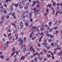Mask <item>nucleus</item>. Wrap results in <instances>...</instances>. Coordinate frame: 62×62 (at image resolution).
<instances>
[{"label":"nucleus","mask_w":62,"mask_h":62,"mask_svg":"<svg viewBox=\"0 0 62 62\" xmlns=\"http://www.w3.org/2000/svg\"><path fill=\"white\" fill-rule=\"evenodd\" d=\"M46 42H47V40L46 39H45L44 41V43H43L42 44V45H44L45 44L44 47H46V46H47V45H48V44L47 43H46Z\"/></svg>","instance_id":"obj_3"},{"label":"nucleus","mask_w":62,"mask_h":62,"mask_svg":"<svg viewBox=\"0 0 62 62\" xmlns=\"http://www.w3.org/2000/svg\"><path fill=\"white\" fill-rule=\"evenodd\" d=\"M19 25L20 26V27L21 28H23V23L22 22H21L19 24Z\"/></svg>","instance_id":"obj_5"},{"label":"nucleus","mask_w":62,"mask_h":62,"mask_svg":"<svg viewBox=\"0 0 62 62\" xmlns=\"http://www.w3.org/2000/svg\"><path fill=\"white\" fill-rule=\"evenodd\" d=\"M40 14H37V15L36 16V17H38V18H39V17H40Z\"/></svg>","instance_id":"obj_9"},{"label":"nucleus","mask_w":62,"mask_h":62,"mask_svg":"<svg viewBox=\"0 0 62 62\" xmlns=\"http://www.w3.org/2000/svg\"><path fill=\"white\" fill-rule=\"evenodd\" d=\"M29 3H30L29 2L28 3H27L26 4V5H29Z\"/></svg>","instance_id":"obj_62"},{"label":"nucleus","mask_w":62,"mask_h":62,"mask_svg":"<svg viewBox=\"0 0 62 62\" xmlns=\"http://www.w3.org/2000/svg\"><path fill=\"white\" fill-rule=\"evenodd\" d=\"M48 31H46L45 32V34H47V33H48Z\"/></svg>","instance_id":"obj_52"},{"label":"nucleus","mask_w":62,"mask_h":62,"mask_svg":"<svg viewBox=\"0 0 62 62\" xmlns=\"http://www.w3.org/2000/svg\"><path fill=\"white\" fill-rule=\"evenodd\" d=\"M8 32H11V30H10V29H8Z\"/></svg>","instance_id":"obj_50"},{"label":"nucleus","mask_w":62,"mask_h":62,"mask_svg":"<svg viewBox=\"0 0 62 62\" xmlns=\"http://www.w3.org/2000/svg\"><path fill=\"white\" fill-rule=\"evenodd\" d=\"M48 41L49 42H51V41H52V40L49 39H48Z\"/></svg>","instance_id":"obj_30"},{"label":"nucleus","mask_w":62,"mask_h":62,"mask_svg":"<svg viewBox=\"0 0 62 62\" xmlns=\"http://www.w3.org/2000/svg\"><path fill=\"white\" fill-rule=\"evenodd\" d=\"M5 45L7 47H8V45L7 44H6Z\"/></svg>","instance_id":"obj_57"},{"label":"nucleus","mask_w":62,"mask_h":62,"mask_svg":"<svg viewBox=\"0 0 62 62\" xmlns=\"http://www.w3.org/2000/svg\"><path fill=\"white\" fill-rule=\"evenodd\" d=\"M38 47H40V44L38 43Z\"/></svg>","instance_id":"obj_40"},{"label":"nucleus","mask_w":62,"mask_h":62,"mask_svg":"<svg viewBox=\"0 0 62 62\" xmlns=\"http://www.w3.org/2000/svg\"><path fill=\"white\" fill-rule=\"evenodd\" d=\"M0 57L1 58H2V59H3V58H4V57L3 56V55H1V56H0Z\"/></svg>","instance_id":"obj_39"},{"label":"nucleus","mask_w":62,"mask_h":62,"mask_svg":"<svg viewBox=\"0 0 62 62\" xmlns=\"http://www.w3.org/2000/svg\"><path fill=\"white\" fill-rule=\"evenodd\" d=\"M37 27H36L35 26L33 27H32V29H34L33 30V32L32 31L31 33V34H30V38H32V37L33 36H32V35H31V34H33L34 33V32H35V31L36 29H37Z\"/></svg>","instance_id":"obj_1"},{"label":"nucleus","mask_w":62,"mask_h":62,"mask_svg":"<svg viewBox=\"0 0 62 62\" xmlns=\"http://www.w3.org/2000/svg\"><path fill=\"white\" fill-rule=\"evenodd\" d=\"M31 44H30L28 46V47H29L30 46H31Z\"/></svg>","instance_id":"obj_60"},{"label":"nucleus","mask_w":62,"mask_h":62,"mask_svg":"<svg viewBox=\"0 0 62 62\" xmlns=\"http://www.w3.org/2000/svg\"><path fill=\"white\" fill-rule=\"evenodd\" d=\"M16 31H19V28H17L16 29Z\"/></svg>","instance_id":"obj_36"},{"label":"nucleus","mask_w":62,"mask_h":62,"mask_svg":"<svg viewBox=\"0 0 62 62\" xmlns=\"http://www.w3.org/2000/svg\"><path fill=\"white\" fill-rule=\"evenodd\" d=\"M25 25L26 26H28V23H26Z\"/></svg>","instance_id":"obj_59"},{"label":"nucleus","mask_w":62,"mask_h":62,"mask_svg":"<svg viewBox=\"0 0 62 62\" xmlns=\"http://www.w3.org/2000/svg\"><path fill=\"white\" fill-rule=\"evenodd\" d=\"M43 37V36H42L40 37V40L39 41V42H40V41H41V39H42V38Z\"/></svg>","instance_id":"obj_16"},{"label":"nucleus","mask_w":62,"mask_h":62,"mask_svg":"<svg viewBox=\"0 0 62 62\" xmlns=\"http://www.w3.org/2000/svg\"><path fill=\"white\" fill-rule=\"evenodd\" d=\"M28 11H26L25 12V13H28Z\"/></svg>","instance_id":"obj_63"},{"label":"nucleus","mask_w":62,"mask_h":62,"mask_svg":"<svg viewBox=\"0 0 62 62\" xmlns=\"http://www.w3.org/2000/svg\"><path fill=\"white\" fill-rule=\"evenodd\" d=\"M59 47V46H57V49H58V50H60V49H61V48L60 47H59Z\"/></svg>","instance_id":"obj_22"},{"label":"nucleus","mask_w":62,"mask_h":62,"mask_svg":"<svg viewBox=\"0 0 62 62\" xmlns=\"http://www.w3.org/2000/svg\"><path fill=\"white\" fill-rule=\"evenodd\" d=\"M13 14V13L12 12H10V13L9 14V15H12Z\"/></svg>","instance_id":"obj_35"},{"label":"nucleus","mask_w":62,"mask_h":62,"mask_svg":"<svg viewBox=\"0 0 62 62\" xmlns=\"http://www.w3.org/2000/svg\"><path fill=\"white\" fill-rule=\"evenodd\" d=\"M3 13H5V14H6V13H7V11H6V10H4Z\"/></svg>","instance_id":"obj_29"},{"label":"nucleus","mask_w":62,"mask_h":62,"mask_svg":"<svg viewBox=\"0 0 62 62\" xmlns=\"http://www.w3.org/2000/svg\"><path fill=\"white\" fill-rule=\"evenodd\" d=\"M34 4H36V2L35 1H33L32 2V6H34Z\"/></svg>","instance_id":"obj_7"},{"label":"nucleus","mask_w":62,"mask_h":62,"mask_svg":"<svg viewBox=\"0 0 62 62\" xmlns=\"http://www.w3.org/2000/svg\"><path fill=\"white\" fill-rule=\"evenodd\" d=\"M49 7V8H50L51 7V4H48L47 6V7Z\"/></svg>","instance_id":"obj_26"},{"label":"nucleus","mask_w":62,"mask_h":62,"mask_svg":"<svg viewBox=\"0 0 62 62\" xmlns=\"http://www.w3.org/2000/svg\"><path fill=\"white\" fill-rule=\"evenodd\" d=\"M54 35H51L50 36V37L51 39H52V38H54Z\"/></svg>","instance_id":"obj_17"},{"label":"nucleus","mask_w":62,"mask_h":62,"mask_svg":"<svg viewBox=\"0 0 62 62\" xmlns=\"http://www.w3.org/2000/svg\"><path fill=\"white\" fill-rule=\"evenodd\" d=\"M18 41H20V42H21V43H19L18 45H20V44L21 43V46H23V40L21 38H20L18 40Z\"/></svg>","instance_id":"obj_2"},{"label":"nucleus","mask_w":62,"mask_h":62,"mask_svg":"<svg viewBox=\"0 0 62 62\" xmlns=\"http://www.w3.org/2000/svg\"><path fill=\"white\" fill-rule=\"evenodd\" d=\"M10 60V59L9 58H8L6 60V61H9Z\"/></svg>","instance_id":"obj_34"},{"label":"nucleus","mask_w":62,"mask_h":62,"mask_svg":"<svg viewBox=\"0 0 62 62\" xmlns=\"http://www.w3.org/2000/svg\"><path fill=\"white\" fill-rule=\"evenodd\" d=\"M58 13H59L60 14H61L62 13V10H60L59 11H57Z\"/></svg>","instance_id":"obj_8"},{"label":"nucleus","mask_w":62,"mask_h":62,"mask_svg":"<svg viewBox=\"0 0 62 62\" xmlns=\"http://www.w3.org/2000/svg\"><path fill=\"white\" fill-rule=\"evenodd\" d=\"M39 4H38L37 6V8H39Z\"/></svg>","instance_id":"obj_43"},{"label":"nucleus","mask_w":62,"mask_h":62,"mask_svg":"<svg viewBox=\"0 0 62 62\" xmlns=\"http://www.w3.org/2000/svg\"><path fill=\"white\" fill-rule=\"evenodd\" d=\"M25 58V57H23V56H22L21 57V58L20 59V60H22L23 59V60H24V59Z\"/></svg>","instance_id":"obj_14"},{"label":"nucleus","mask_w":62,"mask_h":62,"mask_svg":"<svg viewBox=\"0 0 62 62\" xmlns=\"http://www.w3.org/2000/svg\"><path fill=\"white\" fill-rule=\"evenodd\" d=\"M58 33V31H55V33L56 34H57V33Z\"/></svg>","instance_id":"obj_58"},{"label":"nucleus","mask_w":62,"mask_h":62,"mask_svg":"<svg viewBox=\"0 0 62 62\" xmlns=\"http://www.w3.org/2000/svg\"><path fill=\"white\" fill-rule=\"evenodd\" d=\"M32 25H33L31 24L30 26H29V27H30V28L32 27Z\"/></svg>","instance_id":"obj_55"},{"label":"nucleus","mask_w":62,"mask_h":62,"mask_svg":"<svg viewBox=\"0 0 62 62\" xmlns=\"http://www.w3.org/2000/svg\"><path fill=\"white\" fill-rule=\"evenodd\" d=\"M12 51L13 52V53L11 55H13L14 54H15V53H14V52H15V47H13L12 49Z\"/></svg>","instance_id":"obj_4"},{"label":"nucleus","mask_w":62,"mask_h":62,"mask_svg":"<svg viewBox=\"0 0 62 62\" xmlns=\"http://www.w3.org/2000/svg\"><path fill=\"white\" fill-rule=\"evenodd\" d=\"M14 6L13 5H12L11 6H10V7L11 8H13Z\"/></svg>","instance_id":"obj_46"},{"label":"nucleus","mask_w":62,"mask_h":62,"mask_svg":"<svg viewBox=\"0 0 62 62\" xmlns=\"http://www.w3.org/2000/svg\"><path fill=\"white\" fill-rule=\"evenodd\" d=\"M36 37H33L32 38V40H34V39H36Z\"/></svg>","instance_id":"obj_41"},{"label":"nucleus","mask_w":62,"mask_h":62,"mask_svg":"<svg viewBox=\"0 0 62 62\" xmlns=\"http://www.w3.org/2000/svg\"><path fill=\"white\" fill-rule=\"evenodd\" d=\"M9 16H7V19H8V18H9Z\"/></svg>","instance_id":"obj_64"},{"label":"nucleus","mask_w":62,"mask_h":62,"mask_svg":"<svg viewBox=\"0 0 62 62\" xmlns=\"http://www.w3.org/2000/svg\"><path fill=\"white\" fill-rule=\"evenodd\" d=\"M25 51H26V48H24L23 49V52H25Z\"/></svg>","instance_id":"obj_23"},{"label":"nucleus","mask_w":62,"mask_h":62,"mask_svg":"<svg viewBox=\"0 0 62 62\" xmlns=\"http://www.w3.org/2000/svg\"><path fill=\"white\" fill-rule=\"evenodd\" d=\"M50 34H49L48 33L47 35V36H50Z\"/></svg>","instance_id":"obj_61"},{"label":"nucleus","mask_w":62,"mask_h":62,"mask_svg":"<svg viewBox=\"0 0 62 62\" xmlns=\"http://www.w3.org/2000/svg\"><path fill=\"white\" fill-rule=\"evenodd\" d=\"M12 25H14V27L15 28L16 27V25H15V24H14L13 23L12 24Z\"/></svg>","instance_id":"obj_20"},{"label":"nucleus","mask_w":62,"mask_h":62,"mask_svg":"<svg viewBox=\"0 0 62 62\" xmlns=\"http://www.w3.org/2000/svg\"><path fill=\"white\" fill-rule=\"evenodd\" d=\"M21 17L23 19H25V16L24 15V14H22L21 16Z\"/></svg>","instance_id":"obj_6"},{"label":"nucleus","mask_w":62,"mask_h":62,"mask_svg":"<svg viewBox=\"0 0 62 62\" xmlns=\"http://www.w3.org/2000/svg\"><path fill=\"white\" fill-rule=\"evenodd\" d=\"M8 39H11V36H9L8 37Z\"/></svg>","instance_id":"obj_31"},{"label":"nucleus","mask_w":62,"mask_h":62,"mask_svg":"<svg viewBox=\"0 0 62 62\" xmlns=\"http://www.w3.org/2000/svg\"><path fill=\"white\" fill-rule=\"evenodd\" d=\"M17 4H18V5H19V6H20L22 5V3H21V2H20V1L18 2Z\"/></svg>","instance_id":"obj_11"},{"label":"nucleus","mask_w":62,"mask_h":62,"mask_svg":"<svg viewBox=\"0 0 62 62\" xmlns=\"http://www.w3.org/2000/svg\"><path fill=\"white\" fill-rule=\"evenodd\" d=\"M32 51H33V53H35V50H34V49L32 48L30 50L31 52H32Z\"/></svg>","instance_id":"obj_13"},{"label":"nucleus","mask_w":62,"mask_h":62,"mask_svg":"<svg viewBox=\"0 0 62 62\" xmlns=\"http://www.w3.org/2000/svg\"><path fill=\"white\" fill-rule=\"evenodd\" d=\"M28 8V6H26L24 8V9H27Z\"/></svg>","instance_id":"obj_15"},{"label":"nucleus","mask_w":62,"mask_h":62,"mask_svg":"<svg viewBox=\"0 0 62 62\" xmlns=\"http://www.w3.org/2000/svg\"><path fill=\"white\" fill-rule=\"evenodd\" d=\"M15 37H16V39H18V34H16L15 35Z\"/></svg>","instance_id":"obj_10"},{"label":"nucleus","mask_w":62,"mask_h":62,"mask_svg":"<svg viewBox=\"0 0 62 62\" xmlns=\"http://www.w3.org/2000/svg\"><path fill=\"white\" fill-rule=\"evenodd\" d=\"M33 10H36V8H34L33 9Z\"/></svg>","instance_id":"obj_53"},{"label":"nucleus","mask_w":62,"mask_h":62,"mask_svg":"<svg viewBox=\"0 0 62 62\" xmlns=\"http://www.w3.org/2000/svg\"><path fill=\"white\" fill-rule=\"evenodd\" d=\"M55 2H53V6H54V5H55Z\"/></svg>","instance_id":"obj_48"},{"label":"nucleus","mask_w":62,"mask_h":62,"mask_svg":"<svg viewBox=\"0 0 62 62\" xmlns=\"http://www.w3.org/2000/svg\"><path fill=\"white\" fill-rule=\"evenodd\" d=\"M29 17H30V18H31V17H32V14L31 13H30L29 14Z\"/></svg>","instance_id":"obj_12"},{"label":"nucleus","mask_w":62,"mask_h":62,"mask_svg":"<svg viewBox=\"0 0 62 62\" xmlns=\"http://www.w3.org/2000/svg\"><path fill=\"white\" fill-rule=\"evenodd\" d=\"M51 9L52 10H54V8L53 7H51Z\"/></svg>","instance_id":"obj_37"},{"label":"nucleus","mask_w":62,"mask_h":62,"mask_svg":"<svg viewBox=\"0 0 62 62\" xmlns=\"http://www.w3.org/2000/svg\"><path fill=\"white\" fill-rule=\"evenodd\" d=\"M57 27H56L54 28V29H55V30H56V29H57Z\"/></svg>","instance_id":"obj_54"},{"label":"nucleus","mask_w":62,"mask_h":62,"mask_svg":"<svg viewBox=\"0 0 62 62\" xmlns=\"http://www.w3.org/2000/svg\"><path fill=\"white\" fill-rule=\"evenodd\" d=\"M46 48H47V49H49V48H51V46H48Z\"/></svg>","instance_id":"obj_44"},{"label":"nucleus","mask_w":62,"mask_h":62,"mask_svg":"<svg viewBox=\"0 0 62 62\" xmlns=\"http://www.w3.org/2000/svg\"><path fill=\"white\" fill-rule=\"evenodd\" d=\"M44 34V33L43 32H41L40 34V35H43Z\"/></svg>","instance_id":"obj_21"},{"label":"nucleus","mask_w":62,"mask_h":62,"mask_svg":"<svg viewBox=\"0 0 62 62\" xmlns=\"http://www.w3.org/2000/svg\"><path fill=\"white\" fill-rule=\"evenodd\" d=\"M7 23L6 22L5 23V24H8V23H9V21H7Z\"/></svg>","instance_id":"obj_32"},{"label":"nucleus","mask_w":62,"mask_h":62,"mask_svg":"<svg viewBox=\"0 0 62 62\" xmlns=\"http://www.w3.org/2000/svg\"><path fill=\"white\" fill-rule=\"evenodd\" d=\"M43 51H44L45 53H47V51H46V50H43Z\"/></svg>","instance_id":"obj_42"},{"label":"nucleus","mask_w":62,"mask_h":62,"mask_svg":"<svg viewBox=\"0 0 62 62\" xmlns=\"http://www.w3.org/2000/svg\"><path fill=\"white\" fill-rule=\"evenodd\" d=\"M16 55H18V54H19V52L18 51H16Z\"/></svg>","instance_id":"obj_33"},{"label":"nucleus","mask_w":62,"mask_h":62,"mask_svg":"<svg viewBox=\"0 0 62 62\" xmlns=\"http://www.w3.org/2000/svg\"><path fill=\"white\" fill-rule=\"evenodd\" d=\"M23 8V6H20V8L21 9H22V8Z\"/></svg>","instance_id":"obj_51"},{"label":"nucleus","mask_w":62,"mask_h":62,"mask_svg":"<svg viewBox=\"0 0 62 62\" xmlns=\"http://www.w3.org/2000/svg\"><path fill=\"white\" fill-rule=\"evenodd\" d=\"M58 11H57L56 13L55 16H57V13H58Z\"/></svg>","instance_id":"obj_47"},{"label":"nucleus","mask_w":62,"mask_h":62,"mask_svg":"<svg viewBox=\"0 0 62 62\" xmlns=\"http://www.w3.org/2000/svg\"><path fill=\"white\" fill-rule=\"evenodd\" d=\"M24 42H25L26 41V38L25 37H24L23 39Z\"/></svg>","instance_id":"obj_27"},{"label":"nucleus","mask_w":62,"mask_h":62,"mask_svg":"<svg viewBox=\"0 0 62 62\" xmlns=\"http://www.w3.org/2000/svg\"><path fill=\"white\" fill-rule=\"evenodd\" d=\"M25 2V0H22V3H24Z\"/></svg>","instance_id":"obj_56"},{"label":"nucleus","mask_w":62,"mask_h":62,"mask_svg":"<svg viewBox=\"0 0 62 62\" xmlns=\"http://www.w3.org/2000/svg\"><path fill=\"white\" fill-rule=\"evenodd\" d=\"M14 5L16 7H17L18 6V4H15Z\"/></svg>","instance_id":"obj_25"},{"label":"nucleus","mask_w":62,"mask_h":62,"mask_svg":"<svg viewBox=\"0 0 62 62\" xmlns=\"http://www.w3.org/2000/svg\"><path fill=\"white\" fill-rule=\"evenodd\" d=\"M32 20L33 19H30V22H31V23H32Z\"/></svg>","instance_id":"obj_38"},{"label":"nucleus","mask_w":62,"mask_h":62,"mask_svg":"<svg viewBox=\"0 0 62 62\" xmlns=\"http://www.w3.org/2000/svg\"><path fill=\"white\" fill-rule=\"evenodd\" d=\"M38 59H40V56H38Z\"/></svg>","instance_id":"obj_49"},{"label":"nucleus","mask_w":62,"mask_h":62,"mask_svg":"<svg viewBox=\"0 0 62 62\" xmlns=\"http://www.w3.org/2000/svg\"><path fill=\"white\" fill-rule=\"evenodd\" d=\"M55 43H54L53 44V43H52L51 44V46H54V45H55Z\"/></svg>","instance_id":"obj_28"},{"label":"nucleus","mask_w":62,"mask_h":62,"mask_svg":"<svg viewBox=\"0 0 62 62\" xmlns=\"http://www.w3.org/2000/svg\"><path fill=\"white\" fill-rule=\"evenodd\" d=\"M18 60L17 59H16L14 61V62H16Z\"/></svg>","instance_id":"obj_45"},{"label":"nucleus","mask_w":62,"mask_h":62,"mask_svg":"<svg viewBox=\"0 0 62 62\" xmlns=\"http://www.w3.org/2000/svg\"><path fill=\"white\" fill-rule=\"evenodd\" d=\"M47 57H51V56L50 55L47 54Z\"/></svg>","instance_id":"obj_24"},{"label":"nucleus","mask_w":62,"mask_h":62,"mask_svg":"<svg viewBox=\"0 0 62 62\" xmlns=\"http://www.w3.org/2000/svg\"><path fill=\"white\" fill-rule=\"evenodd\" d=\"M58 54L59 56H60V55H61L62 54V53H61V52H60L59 53H58Z\"/></svg>","instance_id":"obj_19"},{"label":"nucleus","mask_w":62,"mask_h":62,"mask_svg":"<svg viewBox=\"0 0 62 62\" xmlns=\"http://www.w3.org/2000/svg\"><path fill=\"white\" fill-rule=\"evenodd\" d=\"M51 23H52V22H49V26H51L52 25V24H51Z\"/></svg>","instance_id":"obj_18"}]
</instances>
